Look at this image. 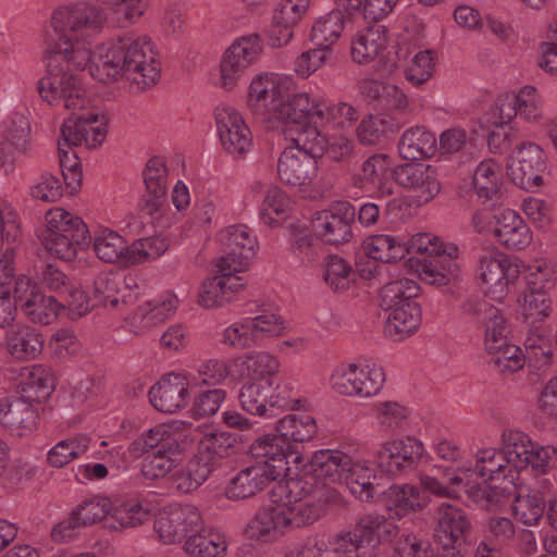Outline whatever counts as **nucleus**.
Masks as SVG:
<instances>
[{
    "instance_id": "f257e3e1",
    "label": "nucleus",
    "mask_w": 557,
    "mask_h": 557,
    "mask_svg": "<svg viewBox=\"0 0 557 557\" xmlns=\"http://www.w3.org/2000/svg\"><path fill=\"white\" fill-rule=\"evenodd\" d=\"M50 50H67L66 57L73 71L89 65L90 74L102 83L122 75L145 90L154 86L160 78V63L146 36L129 34L119 37L109 48H99L97 53L82 47L78 39L55 42Z\"/></svg>"
},
{
    "instance_id": "f03ea898",
    "label": "nucleus",
    "mask_w": 557,
    "mask_h": 557,
    "mask_svg": "<svg viewBox=\"0 0 557 557\" xmlns=\"http://www.w3.org/2000/svg\"><path fill=\"white\" fill-rule=\"evenodd\" d=\"M270 498L274 505L282 506L281 522L287 530L313 524L331 505L339 502L341 495L334 487L313 478H287L276 482Z\"/></svg>"
},
{
    "instance_id": "7ed1b4c3",
    "label": "nucleus",
    "mask_w": 557,
    "mask_h": 557,
    "mask_svg": "<svg viewBox=\"0 0 557 557\" xmlns=\"http://www.w3.org/2000/svg\"><path fill=\"white\" fill-rule=\"evenodd\" d=\"M66 51H48L46 74L38 81L37 90L44 101L63 107L75 116L79 115L77 111L88 107L89 99L81 78L71 67Z\"/></svg>"
},
{
    "instance_id": "20e7f679",
    "label": "nucleus",
    "mask_w": 557,
    "mask_h": 557,
    "mask_svg": "<svg viewBox=\"0 0 557 557\" xmlns=\"http://www.w3.org/2000/svg\"><path fill=\"white\" fill-rule=\"evenodd\" d=\"M98 119L97 113L89 112L88 115L70 116L64 121L61 127L64 141L59 143L58 146L62 172L81 168L76 153L72 151L73 146L85 143L88 148H96L103 143L107 136V123L102 121L99 125L94 126Z\"/></svg>"
},
{
    "instance_id": "39448f33",
    "label": "nucleus",
    "mask_w": 557,
    "mask_h": 557,
    "mask_svg": "<svg viewBox=\"0 0 557 557\" xmlns=\"http://www.w3.org/2000/svg\"><path fill=\"white\" fill-rule=\"evenodd\" d=\"M386 524V518L381 515L360 517L351 531L335 540L334 552L347 557H375L381 544L380 530Z\"/></svg>"
},
{
    "instance_id": "423d86ee",
    "label": "nucleus",
    "mask_w": 557,
    "mask_h": 557,
    "mask_svg": "<svg viewBox=\"0 0 557 557\" xmlns=\"http://www.w3.org/2000/svg\"><path fill=\"white\" fill-rule=\"evenodd\" d=\"M356 209L348 201H337L327 210L315 213L312 228L324 243L339 245L352 238L351 225L355 223Z\"/></svg>"
},
{
    "instance_id": "0eeeda50",
    "label": "nucleus",
    "mask_w": 557,
    "mask_h": 557,
    "mask_svg": "<svg viewBox=\"0 0 557 557\" xmlns=\"http://www.w3.org/2000/svg\"><path fill=\"white\" fill-rule=\"evenodd\" d=\"M106 21V16L99 9L85 7H67L57 10L51 18L57 34L55 42L66 39L76 40L78 36L89 35V29H99Z\"/></svg>"
},
{
    "instance_id": "6e6552de",
    "label": "nucleus",
    "mask_w": 557,
    "mask_h": 557,
    "mask_svg": "<svg viewBox=\"0 0 557 557\" xmlns=\"http://www.w3.org/2000/svg\"><path fill=\"white\" fill-rule=\"evenodd\" d=\"M262 52L260 36L251 34L235 40L223 54L220 72L221 87L233 89L243 73L259 58Z\"/></svg>"
},
{
    "instance_id": "1a4fd4ad",
    "label": "nucleus",
    "mask_w": 557,
    "mask_h": 557,
    "mask_svg": "<svg viewBox=\"0 0 557 557\" xmlns=\"http://www.w3.org/2000/svg\"><path fill=\"white\" fill-rule=\"evenodd\" d=\"M15 297L21 310L34 323L50 324L65 306L54 296L42 294L37 284L27 277H20L15 282Z\"/></svg>"
},
{
    "instance_id": "9d476101",
    "label": "nucleus",
    "mask_w": 557,
    "mask_h": 557,
    "mask_svg": "<svg viewBox=\"0 0 557 557\" xmlns=\"http://www.w3.org/2000/svg\"><path fill=\"white\" fill-rule=\"evenodd\" d=\"M111 510L112 503L107 497L86 499L73 509L66 519L53 527L51 537L54 542H66L76 536L81 528L101 521L111 513Z\"/></svg>"
},
{
    "instance_id": "9b49d317",
    "label": "nucleus",
    "mask_w": 557,
    "mask_h": 557,
    "mask_svg": "<svg viewBox=\"0 0 557 557\" xmlns=\"http://www.w3.org/2000/svg\"><path fill=\"white\" fill-rule=\"evenodd\" d=\"M423 444L414 437L384 443L375 454L377 466L391 474L411 471L423 457Z\"/></svg>"
},
{
    "instance_id": "f8f14e48",
    "label": "nucleus",
    "mask_w": 557,
    "mask_h": 557,
    "mask_svg": "<svg viewBox=\"0 0 557 557\" xmlns=\"http://www.w3.org/2000/svg\"><path fill=\"white\" fill-rule=\"evenodd\" d=\"M215 119L224 150L234 158L246 159L252 135L240 114L233 108H224L216 111Z\"/></svg>"
},
{
    "instance_id": "ddd939ff",
    "label": "nucleus",
    "mask_w": 557,
    "mask_h": 557,
    "mask_svg": "<svg viewBox=\"0 0 557 557\" xmlns=\"http://www.w3.org/2000/svg\"><path fill=\"white\" fill-rule=\"evenodd\" d=\"M277 107L272 119L281 120L286 125L293 126L292 129L307 123L323 124L326 122V106L317 102L305 92L293 95L286 100L281 98Z\"/></svg>"
},
{
    "instance_id": "4468645a",
    "label": "nucleus",
    "mask_w": 557,
    "mask_h": 557,
    "mask_svg": "<svg viewBox=\"0 0 557 557\" xmlns=\"http://www.w3.org/2000/svg\"><path fill=\"white\" fill-rule=\"evenodd\" d=\"M511 180L524 189L539 187L543 184L542 173L546 169L545 153L533 143L518 146L516 158L508 166Z\"/></svg>"
},
{
    "instance_id": "2eb2a0df",
    "label": "nucleus",
    "mask_w": 557,
    "mask_h": 557,
    "mask_svg": "<svg viewBox=\"0 0 557 557\" xmlns=\"http://www.w3.org/2000/svg\"><path fill=\"white\" fill-rule=\"evenodd\" d=\"M202 523L201 515L191 505L160 512L153 528L165 544H172L187 537Z\"/></svg>"
},
{
    "instance_id": "dca6fc26",
    "label": "nucleus",
    "mask_w": 557,
    "mask_h": 557,
    "mask_svg": "<svg viewBox=\"0 0 557 557\" xmlns=\"http://www.w3.org/2000/svg\"><path fill=\"white\" fill-rule=\"evenodd\" d=\"M277 480L274 466L252 463L237 472L225 488V496L232 500L246 499L263 491Z\"/></svg>"
},
{
    "instance_id": "f3484780",
    "label": "nucleus",
    "mask_w": 557,
    "mask_h": 557,
    "mask_svg": "<svg viewBox=\"0 0 557 557\" xmlns=\"http://www.w3.org/2000/svg\"><path fill=\"white\" fill-rule=\"evenodd\" d=\"M216 268V275L205 281L199 293L198 302L205 308L222 307L231 302L234 295L245 287L242 278L236 276L238 271H233L219 262Z\"/></svg>"
},
{
    "instance_id": "a211bd4d",
    "label": "nucleus",
    "mask_w": 557,
    "mask_h": 557,
    "mask_svg": "<svg viewBox=\"0 0 557 557\" xmlns=\"http://www.w3.org/2000/svg\"><path fill=\"white\" fill-rule=\"evenodd\" d=\"M434 531L436 543L469 544L467 536L471 531V519L465 509L443 503L437 507Z\"/></svg>"
},
{
    "instance_id": "6ab92c4d",
    "label": "nucleus",
    "mask_w": 557,
    "mask_h": 557,
    "mask_svg": "<svg viewBox=\"0 0 557 557\" xmlns=\"http://www.w3.org/2000/svg\"><path fill=\"white\" fill-rule=\"evenodd\" d=\"M282 98L281 87L269 74L257 75L250 83L247 104L252 114L262 122L271 121Z\"/></svg>"
},
{
    "instance_id": "aec40b11",
    "label": "nucleus",
    "mask_w": 557,
    "mask_h": 557,
    "mask_svg": "<svg viewBox=\"0 0 557 557\" xmlns=\"http://www.w3.org/2000/svg\"><path fill=\"white\" fill-rule=\"evenodd\" d=\"M224 244L228 252L220 258L219 263L233 271H245L255 256L256 237L245 225H232L225 230Z\"/></svg>"
},
{
    "instance_id": "412c9836",
    "label": "nucleus",
    "mask_w": 557,
    "mask_h": 557,
    "mask_svg": "<svg viewBox=\"0 0 557 557\" xmlns=\"http://www.w3.org/2000/svg\"><path fill=\"white\" fill-rule=\"evenodd\" d=\"M317 171V160L301 150H294L293 147L286 148L277 162L278 178L293 187L309 185Z\"/></svg>"
},
{
    "instance_id": "4be33fe9",
    "label": "nucleus",
    "mask_w": 557,
    "mask_h": 557,
    "mask_svg": "<svg viewBox=\"0 0 557 557\" xmlns=\"http://www.w3.org/2000/svg\"><path fill=\"white\" fill-rule=\"evenodd\" d=\"M456 246H444L438 255L423 259L418 267L419 277L428 284L445 286L457 280L460 268L456 262Z\"/></svg>"
},
{
    "instance_id": "5701e85b",
    "label": "nucleus",
    "mask_w": 557,
    "mask_h": 557,
    "mask_svg": "<svg viewBox=\"0 0 557 557\" xmlns=\"http://www.w3.org/2000/svg\"><path fill=\"white\" fill-rule=\"evenodd\" d=\"M310 0H282L274 10L269 30L271 45H287L294 35V28L307 12Z\"/></svg>"
},
{
    "instance_id": "b1692460",
    "label": "nucleus",
    "mask_w": 557,
    "mask_h": 557,
    "mask_svg": "<svg viewBox=\"0 0 557 557\" xmlns=\"http://www.w3.org/2000/svg\"><path fill=\"white\" fill-rule=\"evenodd\" d=\"M188 382L178 374L162 377L149 391L151 405L161 412L174 413L187 405Z\"/></svg>"
},
{
    "instance_id": "393cba45",
    "label": "nucleus",
    "mask_w": 557,
    "mask_h": 557,
    "mask_svg": "<svg viewBox=\"0 0 557 557\" xmlns=\"http://www.w3.org/2000/svg\"><path fill=\"white\" fill-rule=\"evenodd\" d=\"M388 511L389 519H401L409 512L424 508L428 500L418 487L404 484L385 488L380 500Z\"/></svg>"
},
{
    "instance_id": "a878e982",
    "label": "nucleus",
    "mask_w": 557,
    "mask_h": 557,
    "mask_svg": "<svg viewBox=\"0 0 557 557\" xmlns=\"http://www.w3.org/2000/svg\"><path fill=\"white\" fill-rule=\"evenodd\" d=\"M147 189L140 203L141 211L151 215L159 211L165 201L168 168L164 161L158 157L151 158L143 173Z\"/></svg>"
},
{
    "instance_id": "bb28decb",
    "label": "nucleus",
    "mask_w": 557,
    "mask_h": 557,
    "mask_svg": "<svg viewBox=\"0 0 557 557\" xmlns=\"http://www.w3.org/2000/svg\"><path fill=\"white\" fill-rule=\"evenodd\" d=\"M387 28L381 23H370L351 40V57L355 62L366 64L373 61L387 45Z\"/></svg>"
},
{
    "instance_id": "cd10ccee",
    "label": "nucleus",
    "mask_w": 557,
    "mask_h": 557,
    "mask_svg": "<svg viewBox=\"0 0 557 557\" xmlns=\"http://www.w3.org/2000/svg\"><path fill=\"white\" fill-rule=\"evenodd\" d=\"M38 411L25 396L5 398L0 403V423L12 431H32L38 421Z\"/></svg>"
},
{
    "instance_id": "c85d7f7f",
    "label": "nucleus",
    "mask_w": 557,
    "mask_h": 557,
    "mask_svg": "<svg viewBox=\"0 0 557 557\" xmlns=\"http://www.w3.org/2000/svg\"><path fill=\"white\" fill-rule=\"evenodd\" d=\"M494 234L498 242L507 249L522 250L532 240L529 226L522 218L512 210H505L497 218Z\"/></svg>"
},
{
    "instance_id": "c756f323",
    "label": "nucleus",
    "mask_w": 557,
    "mask_h": 557,
    "mask_svg": "<svg viewBox=\"0 0 557 557\" xmlns=\"http://www.w3.org/2000/svg\"><path fill=\"white\" fill-rule=\"evenodd\" d=\"M350 463L351 458L347 454L341 450L322 449L315 451L311 457V475L302 478H313L317 482L324 479L335 483L342 480L343 473L346 472Z\"/></svg>"
},
{
    "instance_id": "7c9ffc66",
    "label": "nucleus",
    "mask_w": 557,
    "mask_h": 557,
    "mask_svg": "<svg viewBox=\"0 0 557 557\" xmlns=\"http://www.w3.org/2000/svg\"><path fill=\"white\" fill-rule=\"evenodd\" d=\"M47 227L42 232L49 236L62 234L74 238L75 244H89L90 235L87 225L78 216L72 215L62 208H54L46 213Z\"/></svg>"
},
{
    "instance_id": "2f4dec72",
    "label": "nucleus",
    "mask_w": 557,
    "mask_h": 557,
    "mask_svg": "<svg viewBox=\"0 0 557 557\" xmlns=\"http://www.w3.org/2000/svg\"><path fill=\"white\" fill-rule=\"evenodd\" d=\"M389 311L384 332L394 341H400L417 331L421 323V308L418 302H406Z\"/></svg>"
},
{
    "instance_id": "473e14b6",
    "label": "nucleus",
    "mask_w": 557,
    "mask_h": 557,
    "mask_svg": "<svg viewBox=\"0 0 557 557\" xmlns=\"http://www.w3.org/2000/svg\"><path fill=\"white\" fill-rule=\"evenodd\" d=\"M362 247L367 256L384 263L397 262L408 253L407 242L389 234L368 236Z\"/></svg>"
},
{
    "instance_id": "72a5a7b5",
    "label": "nucleus",
    "mask_w": 557,
    "mask_h": 557,
    "mask_svg": "<svg viewBox=\"0 0 557 557\" xmlns=\"http://www.w3.org/2000/svg\"><path fill=\"white\" fill-rule=\"evenodd\" d=\"M165 450L153 451L148 455L140 468L141 475L147 480L164 478L181 462L180 444L176 440L165 442Z\"/></svg>"
},
{
    "instance_id": "f704fd0d",
    "label": "nucleus",
    "mask_w": 557,
    "mask_h": 557,
    "mask_svg": "<svg viewBox=\"0 0 557 557\" xmlns=\"http://www.w3.org/2000/svg\"><path fill=\"white\" fill-rule=\"evenodd\" d=\"M398 150L405 160L430 158L436 150L435 135L422 126L407 129L400 138Z\"/></svg>"
},
{
    "instance_id": "c9c22d12",
    "label": "nucleus",
    "mask_w": 557,
    "mask_h": 557,
    "mask_svg": "<svg viewBox=\"0 0 557 557\" xmlns=\"http://www.w3.org/2000/svg\"><path fill=\"white\" fill-rule=\"evenodd\" d=\"M346 15L341 9H334L321 15L312 25L310 41L313 47L334 48L344 30Z\"/></svg>"
},
{
    "instance_id": "e433bc0d",
    "label": "nucleus",
    "mask_w": 557,
    "mask_h": 557,
    "mask_svg": "<svg viewBox=\"0 0 557 557\" xmlns=\"http://www.w3.org/2000/svg\"><path fill=\"white\" fill-rule=\"evenodd\" d=\"M198 449L221 466V461L239 454L243 443L237 434L228 432H212L206 434L199 442Z\"/></svg>"
},
{
    "instance_id": "4c0bfd02",
    "label": "nucleus",
    "mask_w": 557,
    "mask_h": 557,
    "mask_svg": "<svg viewBox=\"0 0 557 557\" xmlns=\"http://www.w3.org/2000/svg\"><path fill=\"white\" fill-rule=\"evenodd\" d=\"M284 444L280 434H265L250 445L249 453L256 459L255 463L273 465L278 479L285 465Z\"/></svg>"
},
{
    "instance_id": "58836bf2",
    "label": "nucleus",
    "mask_w": 557,
    "mask_h": 557,
    "mask_svg": "<svg viewBox=\"0 0 557 557\" xmlns=\"http://www.w3.org/2000/svg\"><path fill=\"white\" fill-rule=\"evenodd\" d=\"M184 548L190 556L219 557L225 553L226 542L219 533L205 530L201 524L188 534Z\"/></svg>"
},
{
    "instance_id": "ea45409f",
    "label": "nucleus",
    "mask_w": 557,
    "mask_h": 557,
    "mask_svg": "<svg viewBox=\"0 0 557 557\" xmlns=\"http://www.w3.org/2000/svg\"><path fill=\"white\" fill-rule=\"evenodd\" d=\"M276 431L284 443H305L315 436L317 423L314 418L307 413L288 414L277 421Z\"/></svg>"
},
{
    "instance_id": "a19ab883",
    "label": "nucleus",
    "mask_w": 557,
    "mask_h": 557,
    "mask_svg": "<svg viewBox=\"0 0 557 557\" xmlns=\"http://www.w3.org/2000/svg\"><path fill=\"white\" fill-rule=\"evenodd\" d=\"M273 385V380L245 383L238 395L242 408L251 414L268 416L269 393Z\"/></svg>"
},
{
    "instance_id": "79ce46f5",
    "label": "nucleus",
    "mask_w": 557,
    "mask_h": 557,
    "mask_svg": "<svg viewBox=\"0 0 557 557\" xmlns=\"http://www.w3.org/2000/svg\"><path fill=\"white\" fill-rule=\"evenodd\" d=\"M21 382L23 396L28 400L37 403L48 398L54 388V377L42 366H35L32 369H25L22 373Z\"/></svg>"
},
{
    "instance_id": "37998d69",
    "label": "nucleus",
    "mask_w": 557,
    "mask_h": 557,
    "mask_svg": "<svg viewBox=\"0 0 557 557\" xmlns=\"http://www.w3.org/2000/svg\"><path fill=\"white\" fill-rule=\"evenodd\" d=\"M10 354L18 360H29L38 356L44 347L41 334L33 327L24 326L8 337Z\"/></svg>"
},
{
    "instance_id": "c03bdc74",
    "label": "nucleus",
    "mask_w": 557,
    "mask_h": 557,
    "mask_svg": "<svg viewBox=\"0 0 557 557\" xmlns=\"http://www.w3.org/2000/svg\"><path fill=\"white\" fill-rule=\"evenodd\" d=\"M473 186L480 198L498 200L502 195V173L492 160L481 162L473 174Z\"/></svg>"
},
{
    "instance_id": "a18cd8bd",
    "label": "nucleus",
    "mask_w": 557,
    "mask_h": 557,
    "mask_svg": "<svg viewBox=\"0 0 557 557\" xmlns=\"http://www.w3.org/2000/svg\"><path fill=\"white\" fill-rule=\"evenodd\" d=\"M30 125L23 114L13 113L2 136L4 149L12 152V161L25 153L29 146Z\"/></svg>"
},
{
    "instance_id": "49530a36",
    "label": "nucleus",
    "mask_w": 557,
    "mask_h": 557,
    "mask_svg": "<svg viewBox=\"0 0 557 557\" xmlns=\"http://www.w3.org/2000/svg\"><path fill=\"white\" fill-rule=\"evenodd\" d=\"M419 284L410 278L404 277L385 284L380 292L381 307L385 310L403 306L406 302H416L413 299L419 295Z\"/></svg>"
},
{
    "instance_id": "de8ad7c7",
    "label": "nucleus",
    "mask_w": 557,
    "mask_h": 557,
    "mask_svg": "<svg viewBox=\"0 0 557 557\" xmlns=\"http://www.w3.org/2000/svg\"><path fill=\"white\" fill-rule=\"evenodd\" d=\"M546 505L544 493L533 488L525 496H515L513 511L525 525H534L543 517Z\"/></svg>"
},
{
    "instance_id": "09e8293b",
    "label": "nucleus",
    "mask_w": 557,
    "mask_h": 557,
    "mask_svg": "<svg viewBox=\"0 0 557 557\" xmlns=\"http://www.w3.org/2000/svg\"><path fill=\"white\" fill-rule=\"evenodd\" d=\"M278 367V361L273 356L261 351L247 355L243 360L242 371L253 382L274 381Z\"/></svg>"
},
{
    "instance_id": "8fccbe9b",
    "label": "nucleus",
    "mask_w": 557,
    "mask_h": 557,
    "mask_svg": "<svg viewBox=\"0 0 557 557\" xmlns=\"http://www.w3.org/2000/svg\"><path fill=\"white\" fill-rule=\"evenodd\" d=\"M400 125L386 114L369 115L363 119L357 128V135L361 144L376 145L388 132L398 131Z\"/></svg>"
},
{
    "instance_id": "3c124183",
    "label": "nucleus",
    "mask_w": 557,
    "mask_h": 557,
    "mask_svg": "<svg viewBox=\"0 0 557 557\" xmlns=\"http://www.w3.org/2000/svg\"><path fill=\"white\" fill-rule=\"evenodd\" d=\"M322 124L307 123L302 126H297L295 129L296 136L292 138L295 147L294 150H301L306 154L311 156L313 159L324 156L325 145L327 139L319 129Z\"/></svg>"
},
{
    "instance_id": "603ef678",
    "label": "nucleus",
    "mask_w": 557,
    "mask_h": 557,
    "mask_svg": "<svg viewBox=\"0 0 557 557\" xmlns=\"http://www.w3.org/2000/svg\"><path fill=\"white\" fill-rule=\"evenodd\" d=\"M129 283L131 281H124L123 275L119 273L100 274L94 283V297L101 306L110 305L116 308L120 304L119 289H125Z\"/></svg>"
},
{
    "instance_id": "864d4df0",
    "label": "nucleus",
    "mask_w": 557,
    "mask_h": 557,
    "mask_svg": "<svg viewBox=\"0 0 557 557\" xmlns=\"http://www.w3.org/2000/svg\"><path fill=\"white\" fill-rule=\"evenodd\" d=\"M518 472L512 467L505 469L504 472L492 474L484 480L488 486V505L500 504L509 499L517 493L516 480Z\"/></svg>"
},
{
    "instance_id": "5fc2aeb1",
    "label": "nucleus",
    "mask_w": 557,
    "mask_h": 557,
    "mask_svg": "<svg viewBox=\"0 0 557 557\" xmlns=\"http://www.w3.org/2000/svg\"><path fill=\"white\" fill-rule=\"evenodd\" d=\"M126 249L125 239L109 230L102 231L94 242V250L97 257L107 263L121 262L123 253L127 251Z\"/></svg>"
},
{
    "instance_id": "6e6d98bb",
    "label": "nucleus",
    "mask_w": 557,
    "mask_h": 557,
    "mask_svg": "<svg viewBox=\"0 0 557 557\" xmlns=\"http://www.w3.org/2000/svg\"><path fill=\"white\" fill-rule=\"evenodd\" d=\"M90 440L87 436H77L59 442L48 453V462L54 468H62L71 460L85 454Z\"/></svg>"
},
{
    "instance_id": "4d7b16f0",
    "label": "nucleus",
    "mask_w": 557,
    "mask_h": 557,
    "mask_svg": "<svg viewBox=\"0 0 557 557\" xmlns=\"http://www.w3.org/2000/svg\"><path fill=\"white\" fill-rule=\"evenodd\" d=\"M283 517L282 506L260 509L248 524V533L251 537L270 535L271 531L284 532L285 525L281 522Z\"/></svg>"
},
{
    "instance_id": "13d9d810",
    "label": "nucleus",
    "mask_w": 557,
    "mask_h": 557,
    "mask_svg": "<svg viewBox=\"0 0 557 557\" xmlns=\"http://www.w3.org/2000/svg\"><path fill=\"white\" fill-rule=\"evenodd\" d=\"M325 283L334 292H344L355 281L354 269L341 257L330 256L323 274Z\"/></svg>"
},
{
    "instance_id": "bf43d9fd",
    "label": "nucleus",
    "mask_w": 557,
    "mask_h": 557,
    "mask_svg": "<svg viewBox=\"0 0 557 557\" xmlns=\"http://www.w3.org/2000/svg\"><path fill=\"white\" fill-rule=\"evenodd\" d=\"M522 298V315L531 323L544 321L550 314V293L525 289Z\"/></svg>"
},
{
    "instance_id": "052dcab7",
    "label": "nucleus",
    "mask_w": 557,
    "mask_h": 557,
    "mask_svg": "<svg viewBox=\"0 0 557 557\" xmlns=\"http://www.w3.org/2000/svg\"><path fill=\"white\" fill-rule=\"evenodd\" d=\"M176 440L172 432L164 425L150 429L146 434L135 440L131 445V453L139 457L146 453L165 450V442Z\"/></svg>"
},
{
    "instance_id": "680f3d73",
    "label": "nucleus",
    "mask_w": 557,
    "mask_h": 557,
    "mask_svg": "<svg viewBox=\"0 0 557 557\" xmlns=\"http://www.w3.org/2000/svg\"><path fill=\"white\" fill-rule=\"evenodd\" d=\"M337 58L334 48L314 47L302 52L296 61V71L302 76H309L324 64H334Z\"/></svg>"
},
{
    "instance_id": "e2e57ef3",
    "label": "nucleus",
    "mask_w": 557,
    "mask_h": 557,
    "mask_svg": "<svg viewBox=\"0 0 557 557\" xmlns=\"http://www.w3.org/2000/svg\"><path fill=\"white\" fill-rule=\"evenodd\" d=\"M532 448L533 445L525 435L515 433L509 435L508 444L502 451L505 455L507 465L519 473V470L528 466L529 454Z\"/></svg>"
},
{
    "instance_id": "0e129e2a",
    "label": "nucleus",
    "mask_w": 557,
    "mask_h": 557,
    "mask_svg": "<svg viewBox=\"0 0 557 557\" xmlns=\"http://www.w3.org/2000/svg\"><path fill=\"white\" fill-rule=\"evenodd\" d=\"M289 205L286 194L280 187L271 186L264 196L260 215L265 224L272 225L276 222L272 213L280 219H285Z\"/></svg>"
},
{
    "instance_id": "69168bd1",
    "label": "nucleus",
    "mask_w": 557,
    "mask_h": 557,
    "mask_svg": "<svg viewBox=\"0 0 557 557\" xmlns=\"http://www.w3.org/2000/svg\"><path fill=\"white\" fill-rule=\"evenodd\" d=\"M504 255H485L480 258V277L490 289L502 293L504 290Z\"/></svg>"
},
{
    "instance_id": "338daca9",
    "label": "nucleus",
    "mask_w": 557,
    "mask_h": 557,
    "mask_svg": "<svg viewBox=\"0 0 557 557\" xmlns=\"http://www.w3.org/2000/svg\"><path fill=\"white\" fill-rule=\"evenodd\" d=\"M491 355V362L502 373H513L523 367V355L520 347L506 343L500 349L487 351Z\"/></svg>"
},
{
    "instance_id": "774afa93",
    "label": "nucleus",
    "mask_w": 557,
    "mask_h": 557,
    "mask_svg": "<svg viewBox=\"0 0 557 557\" xmlns=\"http://www.w3.org/2000/svg\"><path fill=\"white\" fill-rule=\"evenodd\" d=\"M557 282L555 270L546 262L529 267V273L525 275L527 288L550 293Z\"/></svg>"
}]
</instances>
